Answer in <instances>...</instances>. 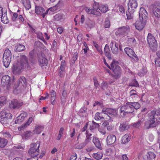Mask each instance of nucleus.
<instances>
[{"instance_id": "obj_1", "label": "nucleus", "mask_w": 160, "mask_h": 160, "mask_svg": "<svg viewBox=\"0 0 160 160\" xmlns=\"http://www.w3.org/2000/svg\"><path fill=\"white\" fill-rule=\"evenodd\" d=\"M158 113L157 114L156 111L153 110L148 114L149 120L145 122L144 128L148 129L156 126V122H160V109L158 110Z\"/></svg>"}, {"instance_id": "obj_2", "label": "nucleus", "mask_w": 160, "mask_h": 160, "mask_svg": "<svg viewBox=\"0 0 160 160\" xmlns=\"http://www.w3.org/2000/svg\"><path fill=\"white\" fill-rule=\"evenodd\" d=\"M148 13L146 10L143 8H141L139 14V20L137 21L135 24L136 29L141 30L144 27L147 22Z\"/></svg>"}, {"instance_id": "obj_3", "label": "nucleus", "mask_w": 160, "mask_h": 160, "mask_svg": "<svg viewBox=\"0 0 160 160\" xmlns=\"http://www.w3.org/2000/svg\"><path fill=\"white\" fill-rule=\"evenodd\" d=\"M26 82L25 77H21L15 84L13 92L15 94H20L23 92L26 87Z\"/></svg>"}, {"instance_id": "obj_4", "label": "nucleus", "mask_w": 160, "mask_h": 160, "mask_svg": "<svg viewBox=\"0 0 160 160\" xmlns=\"http://www.w3.org/2000/svg\"><path fill=\"white\" fill-rule=\"evenodd\" d=\"M110 70L113 71V73L112 76L115 79H118L120 78L122 70L120 67L116 64L115 62H112L110 64Z\"/></svg>"}, {"instance_id": "obj_5", "label": "nucleus", "mask_w": 160, "mask_h": 160, "mask_svg": "<svg viewBox=\"0 0 160 160\" xmlns=\"http://www.w3.org/2000/svg\"><path fill=\"white\" fill-rule=\"evenodd\" d=\"M40 145V143L39 142L31 144V147L28 151V153L31 157H34L39 154V148Z\"/></svg>"}, {"instance_id": "obj_6", "label": "nucleus", "mask_w": 160, "mask_h": 160, "mask_svg": "<svg viewBox=\"0 0 160 160\" xmlns=\"http://www.w3.org/2000/svg\"><path fill=\"white\" fill-rule=\"evenodd\" d=\"M11 61V53L8 49H6L3 56V62L4 66L6 68H8Z\"/></svg>"}, {"instance_id": "obj_7", "label": "nucleus", "mask_w": 160, "mask_h": 160, "mask_svg": "<svg viewBox=\"0 0 160 160\" xmlns=\"http://www.w3.org/2000/svg\"><path fill=\"white\" fill-rule=\"evenodd\" d=\"M147 39L149 46L152 51H156L157 49L158 45L154 37L151 34L148 33Z\"/></svg>"}, {"instance_id": "obj_8", "label": "nucleus", "mask_w": 160, "mask_h": 160, "mask_svg": "<svg viewBox=\"0 0 160 160\" xmlns=\"http://www.w3.org/2000/svg\"><path fill=\"white\" fill-rule=\"evenodd\" d=\"M150 12H152L155 16L160 18V4H154L150 7Z\"/></svg>"}, {"instance_id": "obj_9", "label": "nucleus", "mask_w": 160, "mask_h": 160, "mask_svg": "<svg viewBox=\"0 0 160 160\" xmlns=\"http://www.w3.org/2000/svg\"><path fill=\"white\" fill-rule=\"evenodd\" d=\"M12 81L11 80L10 77L8 75L3 76L2 78L1 85L3 87H6L9 89L12 84Z\"/></svg>"}, {"instance_id": "obj_10", "label": "nucleus", "mask_w": 160, "mask_h": 160, "mask_svg": "<svg viewBox=\"0 0 160 160\" xmlns=\"http://www.w3.org/2000/svg\"><path fill=\"white\" fill-rule=\"evenodd\" d=\"M130 31L128 26H123L120 27L116 31V35L118 37H122V36L127 34Z\"/></svg>"}, {"instance_id": "obj_11", "label": "nucleus", "mask_w": 160, "mask_h": 160, "mask_svg": "<svg viewBox=\"0 0 160 160\" xmlns=\"http://www.w3.org/2000/svg\"><path fill=\"white\" fill-rule=\"evenodd\" d=\"M124 51L129 57L132 58L134 61H137L138 60V57L132 49L127 47L124 49Z\"/></svg>"}, {"instance_id": "obj_12", "label": "nucleus", "mask_w": 160, "mask_h": 160, "mask_svg": "<svg viewBox=\"0 0 160 160\" xmlns=\"http://www.w3.org/2000/svg\"><path fill=\"white\" fill-rule=\"evenodd\" d=\"M62 2L61 1H59L58 3L55 6L49 8L48 9H47L46 11L44 12H43L42 14V16L43 18H44L46 15L47 14L49 11H50L51 12L55 11L57 10L60 8L61 6L62 5Z\"/></svg>"}, {"instance_id": "obj_13", "label": "nucleus", "mask_w": 160, "mask_h": 160, "mask_svg": "<svg viewBox=\"0 0 160 160\" xmlns=\"http://www.w3.org/2000/svg\"><path fill=\"white\" fill-rule=\"evenodd\" d=\"M23 105L22 102H19L17 99H13L9 103L10 108L13 109H18Z\"/></svg>"}, {"instance_id": "obj_14", "label": "nucleus", "mask_w": 160, "mask_h": 160, "mask_svg": "<svg viewBox=\"0 0 160 160\" xmlns=\"http://www.w3.org/2000/svg\"><path fill=\"white\" fill-rule=\"evenodd\" d=\"M138 4L136 0H130L128 4V9L131 13H133L135 9L137 7Z\"/></svg>"}, {"instance_id": "obj_15", "label": "nucleus", "mask_w": 160, "mask_h": 160, "mask_svg": "<svg viewBox=\"0 0 160 160\" xmlns=\"http://www.w3.org/2000/svg\"><path fill=\"white\" fill-rule=\"evenodd\" d=\"M130 126L127 122H125L120 123L119 127V130L121 132L128 130Z\"/></svg>"}, {"instance_id": "obj_16", "label": "nucleus", "mask_w": 160, "mask_h": 160, "mask_svg": "<svg viewBox=\"0 0 160 160\" xmlns=\"http://www.w3.org/2000/svg\"><path fill=\"white\" fill-rule=\"evenodd\" d=\"M23 67L22 65L20 62H18L16 64L13 65L12 68L13 72L15 73H18L20 72Z\"/></svg>"}, {"instance_id": "obj_17", "label": "nucleus", "mask_w": 160, "mask_h": 160, "mask_svg": "<svg viewBox=\"0 0 160 160\" xmlns=\"http://www.w3.org/2000/svg\"><path fill=\"white\" fill-rule=\"evenodd\" d=\"M27 116V113L26 112L22 113L19 116L16 118L15 121L16 124L22 122L24 119Z\"/></svg>"}, {"instance_id": "obj_18", "label": "nucleus", "mask_w": 160, "mask_h": 160, "mask_svg": "<svg viewBox=\"0 0 160 160\" xmlns=\"http://www.w3.org/2000/svg\"><path fill=\"white\" fill-rule=\"evenodd\" d=\"M22 66L28 68L29 67L28 58L24 55H22L20 56V62Z\"/></svg>"}, {"instance_id": "obj_19", "label": "nucleus", "mask_w": 160, "mask_h": 160, "mask_svg": "<svg viewBox=\"0 0 160 160\" xmlns=\"http://www.w3.org/2000/svg\"><path fill=\"white\" fill-rule=\"evenodd\" d=\"M129 102H127L125 105L122 106L124 108L123 109H125L128 113H132L134 112V109L131 105H129L130 104L129 103Z\"/></svg>"}, {"instance_id": "obj_20", "label": "nucleus", "mask_w": 160, "mask_h": 160, "mask_svg": "<svg viewBox=\"0 0 160 160\" xmlns=\"http://www.w3.org/2000/svg\"><path fill=\"white\" fill-rule=\"evenodd\" d=\"M156 157V155L154 152H148L143 156L144 160H153Z\"/></svg>"}, {"instance_id": "obj_21", "label": "nucleus", "mask_w": 160, "mask_h": 160, "mask_svg": "<svg viewBox=\"0 0 160 160\" xmlns=\"http://www.w3.org/2000/svg\"><path fill=\"white\" fill-rule=\"evenodd\" d=\"M116 140V137L115 135H110L108 136L107 138L108 145H110L113 144Z\"/></svg>"}, {"instance_id": "obj_22", "label": "nucleus", "mask_w": 160, "mask_h": 160, "mask_svg": "<svg viewBox=\"0 0 160 160\" xmlns=\"http://www.w3.org/2000/svg\"><path fill=\"white\" fill-rule=\"evenodd\" d=\"M29 60L31 63L34 64L36 62V56L34 54V50L31 51L29 54Z\"/></svg>"}, {"instance_id": "obj_23", "label": "nucleus", "mask_w": 160, "mask_h": 160, "mask_svg": "<svg viewBox=\"0 0 160 160\" xmlns=\"http://www.w3.org/2000/svg\"><path fill=\"white\" fill-rule=\"evenodd\" d=\"M44 56L43 53L38 55V62L41 64H46L48 62L47 59L44 57Z\"/></svg>"}, {"instance_id": "obj_24", "label": "nucleus", "mask_w": 160, "mask_h": 160, "mask_svg": "<svg viewBox=\"0 0 160 160\" xmlns=\"http://www.w3.org/2000/svg\"><path fill=\"white\" fill-rule=\"evenodd\" d=\"M104 52L105 55L109 59H112L111 55L110 53V50L109 46L108 44H106L104 49Z\"/></svg>"}, {"instance_id": "obj_25", "label": "nucleus", "mask_w": 160, "mask_h": 160, "mask_svg": "<svg viewBox=\"0 0 160 160\" xmlns=\"http://www.w3.org/2000/svg\"><path fill=\"white\" fill-rule=\"evenodd\" d=\"M92 141L94 144L95 146L98 148L100 150H102V148L101 146L100 141L98 138L96 137H94L93 138Z\"/></svg>"}, {"instance_id": "obj_26", "label": "nucleus", "mask_w": 160, "mask_h": 160, "mask_svg": "<svg viewBox=\"0 0 160 160\" xmlns=\"http://www.w3.org/2000/svg\"><path fill=\"white\" fill-rule=\"evenodd\" d=\"M32 118L30 117L27 122L25 123L24 124L22 125L20 127H18V129L21 130L26 128L32 122Z\"/></svg>"}, {"instance_id": "obj_27", "label": "nucleus", "mask_w": 160, "mask_h": 160, "mask_svg": "<svg viewBox=\"0 0 160 160\" xmlns=\"http://www.w3.org/2000/svg\"><path fill=\"white\" fill-rule=\"evenodd\" d=\"M86 24L88 28L91 29L94 27L95 25V22L94 21L88 19L87 20Z\"/></svg>"}, {"instance_id": "obj_28", "label": "nucleus", "mask_w": 160, "mask_h": 160, "mask_svg": "<svg viewBox=\"0 0 160 160\" xmlns=\"http://www.w3.org/2000/svg\"><path fill=\"white\" fill-rule=\"evenodd\" d=\"M3 113H0V122L2 124H8L9 120H8L7 118H6L4 117L3 115L2 114Z\"/></svg>"}, {"instance_id": "obj_29", "label": "nucleus", "mask_w": 160, "mask_h": 160, "mask_svg": "<svg viewBox=\"0 0 160 160\" xmlns=\"http://www.w3.org/2000/svg\"><path fill=\"white\" fill-rule=\"evenodd\" d=\"M63 19V14L62 13H58L54 16L53 20L55 21H61Z\"/></svg>"}, {"instance_id": "obj_30", "label": "nucleus", "mask_w": 160, "mask_h": 160, "mask_svg": "<svg viewBox=\"0 0 160 160\" xmlns=\"http://www.w3.org/2000/svg\"><path fill=\"white\" fill-rule=\"evenodd\" d=\"M15 51L17 52L22 51L25 50V46L21 44H18L15 47Z\"/></svg>"}, {"instance_id": "obj_31", "label": "nucleus", "mask_w": 160, "mask_h": 160, "mask_svg": "<svg viewBox=\"0 0 160 160\" xmlns=\"http://www.w3.org/2000/svg\"><path fill=\"white\" fill-rule=\"evenodd\" d=\"M99 10L102 12L105 13L108 11V5L107 4H100L99 6Z\"/></svg>"}, {"instance_id": "obj_32", "label": "nucleus", "mask_w": 160, "mask_h": 160, "mask_svg": "<svg viewBox=\"0 0 160 160\" xmlns=\"http://www.w3.org/2000/svg\"><path fill=\"white\" fill-rule=\"evenodd\" d=\"M2 22L4 23H8L9 22L7 16V11H5L2 17H0Z\"/></svg>"}, {"instance_id": "obj_33", "label": "nucleus", "mask_w": 160, "mask_h": 160, "mask_svg": "<svg viewBox=\"0 0 160 160\" xmlns=\"http://www.w3.org/2000/svg\"><path fill=\"white\" fill-rule=\"evenodd\" d=\"M21 1L26 9L29 10L31 8L29 0H21Z\"/></svg>"}, {"instance_id": "obj_34", "label": "nucleus", "mask_w": 160, "mask_h": 160, "mask_svg": "<svg viewBox=\"0 0 160 160\" xmlns=\"http://www.w3.org/2000/svg\"><path fill=\"white\" fill-rule=\"evenodd\" d=\"M92 156L95 159L97 160H99L102 158L103 154L101 152H98L93 153Z\"/></svg>"}, {"instance_id": "obj_35", "label": "nucleus", "mask_w": 160, "mask_h": 160, "mask_svg": "<svg viewBox=\"0 0 160 160\" xmlns=\"http://www.w3.org/2000/svg\"><path fill=\"white\" fill-rule=\"evenodd\" d=\"M86 12L89 14H93L95 15H98V11L93 9H90L87 8L86 9Z\"/></svg>"}, {"instance_id": "obj_36", "label": "nucleus", "mask_w": 160, "mask_h": 160, "mask_svg": "<svg viewBox=\"0 0 160 160\" xmlns=\"http://www.w3.org/2000/svg\"><path fill=\"white\" fill-rule=\"evenodd\" d=\"M8 140L4 138H0V147L3 148L7 145L8 143Z\"/></svg>"}, {"instance_id": "obj_37", "label": "nucleus", "mask_w": 160, "mask_h": 160, "mask_svg": "<svg viewBox=\"0 0 160 160\" xmlns=\"http://www.w3.org/2000/svg\"><path fill=\"white\" fill-rule=\"evenodd\" d=\"M43 129V127L42 126H38L36 127L35 129L33 131V132L34 134H39Z\"/></svg>"}, {"instance_id": "obj_38", "label": "nucleus", "mask_w": 160, "mask_h": 160, "mask_svg": "<svg viewBox=\"0 0 160 160\" xmlns=\"http://www.w3.org/2000/svg\"><path fill=\"white\" fill-rule=\"evenodd\" d=\"M44 9L40 6H36L35 12L37 14H41V15L43 12Z\"/></svg>"}, {"instance_id": "obj_39", "label": "nucleus", "mask_w": 160, "mask_h": 160, "mask_svg": "<svg viewBox=\"0 0 160 160\" xmlns=\"http://www.w3.org/2000/svg\"><path fill=\"white\" fill-rule=\"evenodd\" d=\"M118 43H115L114 47L111 48L112 52L114 54H117L118 52Z\"/></svg>"}, {"instance_id": "obj_40", "label": "nucleus", "mask_w": 160, "mask_h": 160, "mask_svg": "<svg viewBox=\"0 0 160 160\" xmlns=\"http://www.w3.org/2000/svg\"><path fill=\"white\" fill-rule=\"evenodd\" d=\"M129 103L133 107V109H137L140 107V105L138 102H130Z\"/></svg>"}, {"instance_id": "obj_41", "label": "nucleus", "mask_w": 160, "mask_h": 160, "mask_svg": "<svg viewBox=\"0 0 160 160\" xmlns=\"http://www.w3.org/2000/svg\"><path fill=\"white\" fill-rule=\"evenodd\" d=\"M130 138H129L128 135L125 134L122 138V141L123 143L125 144L128 142L130 140Z\"/></svg>"}, {"instance_id": "obj_42", "label": "nucleus", "mask_w": 160, "mask_h": 160, "mask_svg": "<svg viewBox=\"0 0 160 160\" xmlns=\"http://www.w3.org/2000/svg\"><path fill=\"white\" fill-rule=\"evenodd\" d=\"M124 109L122 107L120 109V112L121 116L122 118H124L128 113L125 111V109Z\"/></svg>"}, {"instance_id": "obj_43", "label": "nucleus", "mask_w": 160, "mask_h": 160, "mask_svg": "<svg viewBox=\"0 0 160 160\" xmlns=\"http://www.w3.org/2000/svg\"><path fill=\"white\" fill-rule=\"evenodd\" d=\"M129 86H130L139 87V84L136 79H134L129 83Z\"/></svg>"}, {"instance_id": "obj_44", "label": "nucleus", "mask_w": 160, "mask_h": 160, "mask_svg": "<svg viewBox=\"0 0 160 160\" xmlns=\"http://www.w3.org/2000/svg\"><path fill=\"white\" fill-rule=\"evenodd\" d=\"M142 123V121L141 120H139L136 123H134L132 124V126L136 128H139L140 125Z\"/></svg>"}, {"instance_id": "obj_45", "label": "nucleus", "mask_w": 160, "mask_h": 160, "mask_svg": "<svg viewBox=\"0 0 160 160\" xmlns=\"http://www.w3.org/2000/svg\"><path fill=\"white\" fill-rule=\"evenodd\" d=\"M128 44L134 45L136 43V41L134 38H128Z\"/></svg>"}, {"instance_id": "obj_46", "label": "nucleus", "mask_w": 160, "mask_h": 160, "mask_svg": "<svg viewBox=\"0 0 160 160\" xmlns=\"http://www.w3.org/2000/svg\"><path fill=\"white\" fill-rule=\"evenodd\" d=\"M110 22L108 18H106L104 24L105 28H109L110 26Z\"/></svg>"}, {"instance_id": "obj_47", "label": "nucleus", "mask_w": 160, "mask_h": 160, "mask_svg": "<svg viewBox=\"0 0 160 160\" xmlns=\"http://www.w3.org/2000/svg\"><path fill=\"white\" fill-rule=\"evenodd\" d=\"M108 114L111 116L115 115L117 114V111L115 109L109 108Z\"/></svg>"}, {"instance_id": "obj_48", "label": "nucleus", "mask_w": 160, "mask_h": 160, "mask_svg": "<svg viewBox=\"0 0 160 160\" xmlns=\"http://www.w3.org/2000/svg\"><path fill=\"white\" fill-rule=\"evenodd\" d=\"M87 142H84L81 143L76 146V148L78 149H81L84 147L87 144Z\"/></svg>"}, {"instance_id": "obj_49", "label": "nucleus", "mask_w": 160, "mask_h": 160, "mask_svg": "<svg viewBox=\"0 0 160 160\" xmlns=\"http://www.w3.org/2000/svg\"><path fill=\"white\" fill-rule=\"evenodd\" d=\"M93 45L96 48L97 50L101 54H103V52L101 50V48L98 46V44L96 43L93 42Z\"/></svg>"}, {"instance_id": "obj_50", "label": "nucleus", "mask_w": 160, "mask_h": 160, "mask_svg": "<svg viewBox=\"0 0 160 160\" xmlns=\"http://www.w3.org/2000/svg\"><path fill=\"white\" fill-rule=\"evenodd\" d=\"M99 6L100 5H99L98 3L96 2H94L93 4V9L97 10V11H98V13H99V12L98 10Z\"/></svg>"}, {"instance_id": "obj_51", "label": "nucleus", "mask_w": 160, "mask_h": 160, "mask_svg": "<svg viewBox=\"0 0 160 160\" xmlns=\"http://www.w3.org/2000/svg\"><path fill=\"white\" fill-rule=\"evenodd\" d=\"M136 91L134 90H132L129 92L130 97L132 98H133V96H136V98H138V95L137 94L135 93Z\"/></svg>"}, {"instance_id": "obj_52", "label": "nucleus", "mask_w": 160, "mask_h": 160, "mask_svg": "<svg viewBox=\"0 0 160 160\" xmlns=\"http://www.w3.org/2000/svg\"><path fill=\"white\" fill-rule=\"evenodd\" d=\"M6 98L5 96H2L0 98V103L3 105L6 102Z\"/></svg>"}, {"instance_id": "obj_53", "label": "nucleus", "mask_w": 160, "mask_h": 160, "mask_svg": "<svg viewBox=\"0 0 160 160\" xmlns=\"http://www.w3.org/2000/svg\"><path fill=\"white\" fill-rule=\"evenodd\" d=\"M33 132L32 133L30 131H27L26 132L25 136V138H28L31 136H32L33 134Z\"/></svg>"}, {"instance_id": "obj_54", "label": "nucleus", "mask_w": 160, "mask_h": 160, "mask_svg": "<svg viewBox=\"0 0 160 160\" xmlns=\"http://www.w3.org/2000/svg\"><path fill=\"white\" fill-rule=\"evenodd\" d=\"M1 134L3 135V137L7 138H11V136L9 132H2Z\"/></svg>"}, {"instance_id": "obj_55", "label": "nucleus", "mask_w": 160, "mask_h": 160, "mask_svg": "<svg viewBox=\"0 0 160 160\" xmlns=\"http://www.w3.org/2000/svg\"><path fill=\"white\" fill-rule=\"evenodd\" d=\"M133 13H131V12L129 11L128 10V12H127L126 15L127 17V18L128 19H132L133 17Z\"/></svg>"}, {"instance_id": "obj_56", "label": "nucleus", "mask_w": 160, "mask_h": 160, "mask_svg": "<svg viewBox=\"0 0 160 160\" xmlns=\"http://www.w3.org/2000/svg\"><path fill=\"white\" fill-rule=\"evenodd\" d=\"M4 116L3 117H4L5 118H7V119H8L9 120L12 117V114L9 113H4Z\"/></svg>"}, {"instance_id": "obj_57", "label": "nucleus", "mask_w": 160, "mask_h": 160, "mask_svg": "<svg viewBox=\"0 0 160 160\" xmlns=\"http://www.w3.org/2000/svg\"><path fill=\"white\" fill-rule=\"evenodd\" d=\"M101 86L103 90L106 88L108 86L107 83L106 81H103L101 83Z\"/></svg>"}, {"instance_id": "obj_58", "label": "nucleus", "mask_w": 160, "mask_h": 160, "mask_svg": "<svg viewBox=\"0 0 160 160\" xmlns=\"http://www.w3.org/2000/svg\"><path fill=\"white\" fill-rule=\"evenodd\" d=\"M18 17V14L16 13H14L12 17V21L14 22L16 21H17V18Z\"/></svg>"}, {"instance_id": "obj_59", "label": "nucleus", "mask_w": 160, "mask_h": 160, "mask_svg": "<svg viewBox=\"0 0 160 160\" xmlns=\"http://www.w3.org/2000/svg\"><path fill=\"white\" fill-rule=\"evenodd\" d=\"M92 122L93 126H92V129H93L95 128H98L99 127L100 125L98 123H97L93 121Z\"/></svg>"}, {"instance_id": "obj_60", "label": "nucleus", "mask_w": 160, "mask_h": 160, "mask_svg": "<svg viewBox=\"0 0 160 160\" xmlns=\"http://www.w3.org/2000/svg\"><path fill=\"white\" fill-rule=\"evenodd\" d=\"M37 37L42 41L44 43H47L46 41L45 40L44 38L42 36L41 33L38 34L37 35Z\"/></svg>"}, {"instance_id": "obj_61", "label": "nucleus", "mask_w": 160, "mask_h": 160, "mask_svg": "<svg viewBox=\"0 0 160 160\" xmlns=\"http://www.w3.org/2000/svg\"><path fill=\"white\" fill-rule=\"evenodd\" d=\"M155 64L156 66L160 67V58H158L156 59L155 61Z\"/></svg>"}, {"instance_id": "obj_62", "label": "nucleus", "mask_w": 160, "mask_h": 160, "mask_svg": "<svg viewBox=\"0 0 160 160\" xmlns=\"http://www.w3.org/2000/svg\"><path fill=\"white\" fill-rule=\"evenodd\" d=\"M66 67V62L65 61H62L61 62V66L60 67V68H61L62 69H65Z\"/></svg>"}, {"instance_id": "obj_63", "label": "nucleus", "mask_w": 160, "mask_h": 160, "mask_svg": "<svg viewBox=\"0 0 160 160\" xmlns=\"http://www.w3.org/2000/svg\"><path fill=\"white\" fill-rule=\"evenodd\" d=\"M93 79L94 86L97 88L99 86V84L98 82V81L95 77H94Z\"/></svg>"}, {"instance_id": "obj_64", "label": "nucleus", "mask_w": 160, "mask_h": 160, "mask_svg": "<svg viewBox=\"0 0 160 160\" xmlns=\"http://www.w3.org/2000/svg\"><path fill=\"white\" fill-rule=\"evenodd\" d=\"M87 108L85 106L81 108L79 111V112L82 113H84L87 111Z\"/></svg>"}]
</instances>
